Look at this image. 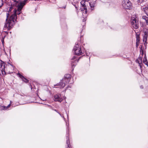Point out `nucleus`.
Masks as SVG:
<instances>
[{"instance_id": "f257e3e1", "label": "nucleus", "mask_w": 148, "mask_h": 148, "mask_svg": "<svg viewBox=\"0 0 148 148\" xmlns=\"http://www.w3.org/2000/svg\"><path fill=\"white\" fill-rule=\"evenodd\" d=\"M27 0H24L20 2L17 6V9H15L14 10V13L12 14L10 17L8 18L9 14L7 13V18L6 23L4 25V27L7 28L8 29H10L14 25L15 21H16L17 18L16 14H19L21 13V10L23 6L27 2Z\"/></svg>"}, {"instance_id": "f03ea898", "label": "nucleus", "mask_w": 148, "mask_h": 148, "mask_svg": "<svg viewBox=\"0 0 148 148\" xmlns=\"http://www.w3.org/2000/svg\"><path fill=\"white\" fill-rule=\"evenodd\" d=\"M71 77V76L70 74H67L64 75L63 78L60 82L55 85H54V88H57L56 86H59L60 88H63L65 85L69 83V81Z\"/></svg>"}, {"instance_id": "7ed1b4c3", "label": "nucleus", "mask_w": 148, "mask_h": 148, "mask_svg": "<svg viewBox=\"0 0 148 148\" xmlns=\"http://www.w3.org/2000/svg\"><path fill=\"white\" fill-rule=\"evenodd\" d=\"M73 51H74L75 54L76 55H81L83 53L82 51L81 46L78 43L75 44Z\"/></svg>"}, {"instance_id": "20e7f679", "label": "nucleus", "mask_w": 148, "mask_h": 148, "mask_svg": "<svg viewBox=\"0 0 148 148\" xmlns=\"http://www.w3.org/2000/svg\"><path fill=\"white\" fill-rule=\"evenodd\" d=\"M122 5L124 8L130 9L131 6V2L129 0H123Z\"/></svg>"}, {"instance_id": "39448f33", "label": "nucleus", "mask_w": 148, "mask_h": 148, "mask_svg": "<svg viewBox=\"0 0 148 148\" xmlns=\"http://www.w3.org/2000/svg\"><path fill=\"white\" fill-rule=\"evenodd\" d=\"M131 23L132 27L135 29L138 28L139 25L138 21H137L136 18L132 17L131 19Z\"/></svg>"}, {"instance_id": "423d86ee", "label": "nucleus", "mask_w": 148, "mask_h": 148, "mask_svg": "<svg viewBox=\"0 0 148 148\" xmlns=\"http://www.w3.org/2000/svg\"><path fill=\"white\" fill-rule=\"evenodd\" d=\"M7 65L3 62L2 61H0V74H1V72L2 75H4L5 74V69L6 68L5 66Z\"/></svg>"}, {"instance_id": "0eeeda50", "label": "nucleus", "mask_w": 148, "mask_h": 148, "mask_svg": "<svg viewBox=\"0 0 148 148\" xmlns=\"http://www.w3.org/2000/svg\"><path fill=\"white\" fill-rule=\"evenodd\" d=\"M79 59H78L77 60L75 56H74L73 57L71 58V65H72V67L73 69V70L75 66V64L76 63H77L79 61Z\"/></svg>"}, {"instance_id": "6e6552de", "label": "nucleus", "mask_w": 148, "mask_h": 148, "mask_svg": "<svg viewBox=\"0 0 148 148\" xmlns=\"http://www.w3.org/2000/svg\"><path fill=\"white\" fill-rule=\"evenodd\" d=\"M54 101H58L61 102L63 100L61 95L59 94H56L54 96Z\"/></svg>"}, {"instance_id": "1a4fd4ad", "label": "nucleus", "mask_w": 148, "mask_h": 148, "mask_svg": "<svg viewBox=\"0 0 148 148\" xmlns=\"http://www.w3.org/2000/svg\"><path fill=\"white\" fill-rule=\"evenodd\" d=\"M148 36V30H146L144 32V35H143V41L144 42V44H147V40Z\"/></svg>"}, {"instance_id": "9d476101", "label": "nucleus", "mask_w": 148, "mask_h": 148, "mask_svg": "<svg viewBox=\"0 0 148 148\" xmlns=\"http://www.w3.org/2000/svg\"><path fill=\"white\" fill-rule=\"evenodd\" d=\"M136 62L137 63H138L140 69H141L142 68V65L143 64L142 63V58L140 57H139L138 59L136 60Z\"/></svg>"}, {"instance_id": "9b49d317", "label": "nucleus", "mask_w": 148, "mask_h": 148, "mask_svg": "<svg viewBox=\"0 0 148 148\" xmlns=\"http://www.w3.org/2000/svg\"><path fill=\"white\" fill-rule=\"evenodd\" d=\"M17 75H18L19 77L21 78L22 80L25 82L26 83H27L28 82V80L25 78L23 75H21L19 73H18L17 74Z\"/></svg>"}, {"instance_id": "f8f14e48", "label": "nucleus", "mask_w": 148, "mask_h": 148, "mask_svg": "<svg viewBox=\"0 0 148 148\" xmlns=\"http://www.w3.org/2000/svg\"><path fill=\"white\" fill-rule=\"evenodd\" d=\"M86 2H87L85 0H83L82 1L80 2L81 5H82V7H83V8H86Z\"/></svg>"}, {"instance_id": "ddd939ff", "label": "nucleus", "mask_w": 148, "mask_h": 148, "mask_svg": "<svg viewBox=\"0 0 148 148\" xmlns=\"http://www.w3.org/2000/svg\"><path fill=\"white\" fill-rule=\"evenodd\" d=\"M89 3L91 7V10H93L95 6V2H89Z\"/></svg>"}, {"instance_id": "4468645a", "label": "nucleus", "mask_w": 148, "mask_h": 148, "mask_svg": "<svg viewBox=\"0 0 148 148\" xmlns=\"http://www.w3.org/2000/svg\"><path fill=\"white\" fill-rule=\"evenodd\" d=\"M82 11L83 13V14H86L87 12V10L86 8H83L81 10Z\"/></svg>"}, {"instance_id": "2eb2a0df", "label": "nucleus", "mask_w": 148, "mask_h": 148, "mask_svg": "<svg viewBox=\"0 0 148 148\" xmlns=\"http://www.w3.org/2000/svg\"><path fill=\"white\" fill-rule=\"evenodd\" d=\"M142 18L143 19L145 20V21L146 22L147 24H148V17H146V16H143L142 17Z\"/></svg>"}, {"instance_id": "dca6fc26", "label": "nucleus", "mask_w": 148, "mask_h": 148, "mask_svg": "<svg viewBox=\"0 0 148 148\" xmlns=\"http://www.w3.org/2000/svg\"><path fill=\"white\" fill-rule=\"evenodd\" d=\"M66 139H67L66 143L68 145V147L66 148H70L69 147V145L70 144L69 140V138H68V137L67 136L66 137Z\"/></svg>"}, {"instance_id": "f3484780", "label": "nucleus", "mask_w": 148, "mask_h": 148, "mask_svg": "<svg viewBox=\"0 0 148 148\" xmlns=\"http://www.w3.org/2000/svg\"><path fill=\"white\" fill-rule=\"evenodd\" d=\"M136 42H139V41L140 40V38L139 36L137 34H136Z\"/></svg>"}, {"instance_id": "a211bd4d", "label": "nucleus", "mask_w": 148, "mask_h": 148, "mask_svg": "<svg viewBox=\"0 0 148 148\" xmlns=\"http://www.w3.org/2000/svg\"><path fill=\"white\" fill-rule=\"evenodd\" d=\"M144 12L145 14L147 15H148V8H145L144 9Z\"/></svg>"}, {"instance_id": "6ab92c4d", "label": "nucleus", "mask_w": 148, "mask_h": 148, "mask_svg": "<svg viewBox=\"0 0 148 148\" xmlns=\"http://www.w3.org/2000/svg\"><path fill=\"white\" fill-rule=\"evenodd\" d=\"M147 60L146 58V55L145 54L144 56V58L143 59V62L144 63H145L146 62H147Z\"/></svg>"}, {"instance_id": "aec40b11", "label": "nucleus", "mask_w": 148, "mask_h": 148, "mask_svg": "<svg viewBox=\"0 0 148 148\" xmlns=\"http://www.w3.org/2000/svg\"><path fill=\"white\" fill-rule=\"evenodd\" d=\"M73 4L75 7V8L76 9V10L77 11L79 9V7L78 6L76 5L75 4Z\"/></svg>"}, {"instance_id": "412c9836", "label": "nucleus", "mask_w": 148, "mask_h": 148, "mask_svg": "<svg viewBox=\"0 0 148 148\" xmlns=\"http://www.w3.org/2000/svg\"><path fill=\"white\" fill-rule=\"evenodd\" d=\"M139 43V42H136V47H138V46Z\"/></svg>"}, {"instance_id": "4be33fe9", "label": "nucleus", "mask_w": 148, "mask_h": 148, "mask_svg": "<svg viewBox=\"0 0 148 148\" xmlns=\"http://www.w3.org/2000/svg\"><path fill=\"white\" fill-rule=\"evenodd\" d=\"M145 64H146L147 66H148V62H146L145 63H144Z\"/></svg>"}, {"instance_id": "5701e85b", "label": "nucleus", "mask_w": 148, "mask_h": 148, "mask_svg": "<svg viewBox=\"0 0 148 148\" xmlns=\"http://www.w3.org/2000/svg\"><path fill=\"white\" fill-rule=\"evenodd\" d=\"M1 42H2V43L3 44H3H4V40H3V39L2 40H1Z\"/></svg>"}, {"instance_id": "b1692460", "label": "nucleus", "mask_w": 148, "mask_h": 148, "mask_svg": "<svg viewBox=\"0 0 148 148\" xmlns=\"http://www.w3.org/2000/svg\"><path fill=\"white\" fill-rule=\"evenodd\" d=\"M59 114H60V116H61L62 117H63V118L64 119V120H65V118L64 117V116H63V115H62V116H61V114L60 113H59Z\"/></svg>"}, {"instance_id": "393cba45", "label": "nucleus", "mask_w": 148, "mask_h": 148, "mask_svg": "<svg viewBox=\"0 0 148 148\" xmlns=\"http://www.w3.org/2000/svg\"><path fill=\"white\" fill-rule=\"evenodd\" d=\"M66 125L67 126V129H69V127L67 125V123H66Z\"/></svg>"}, {"instance_id": "a878e982", "label": "nucleus", "mask_w": 148, "mask_h": 148, "mask_svg": "<svg viewBox=\"0 0 148 148\" xmlns=\"http://www.w3.org/2000/svg\"><path fill=\"white\" fill-rule=\"evenodd\" d=\"M10 66H11V67H12V68L13 69H14V68H13V66H12V65H11L10 64Z\"/></svg>"}, {"instance_id": "bb28decb", "label": "nucleus", "mask_w": 148, "mask_h": 148, "mask_svg": "<svg viewBox=\"0 0 148 148\" xmlns=\"http://www.w3.org/2000/svg\"><path fill=\"white\" fill-rule=\"evenodd\" d=\"M12 10V8L11 7H10L9 10L10 11H11Z\"/></svg>"}, {"instance_id": "cd10ccee", "label": "nucleus", "mask_w": 148, "mask_h": 148, "mask_svg": "<svg viewBox=\"0 0 148 148\" xmlns=\"http://www.w3.org/2000/svg\"><path fill=\"white\" fill-rule=\"evenodd\" d=\"M3 5V3L2 2L1 3V5H0V8L2 6V5Z\"/></svg>"}, {"instance_id": "c85d7f7f", "label": "nucleus", "mask_w": 148, "mask_h": 148, "mask_svg": "<svg viewBox=\"0 0 148 148\" xmlns=\"http://www.w3.org/2000/svg\"><path fill=\"white\" fill-rule=\"evenodd\" d=\"M140 88H143V86H140Z\"/></svg>"}, {"instance_id": "c756f323", "label": "nucleus", "mask_w": 148, "mask_h": 148, "mask_svg": "<svg viewBox=\"0 0 148 148\" xmlns=\"http://www.w3.org/2000/svg\"><path fill=\"white\" fill-rule=\"evenodd\" d=\"M10 104H9V105L8 106H8H10Z\"/></svg>"}]
</instances>
